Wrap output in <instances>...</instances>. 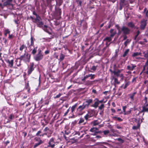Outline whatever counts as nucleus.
I'll list each match as a JSON object with an SVG mask.
<instances>
[{
  "label": "nucleus",
  "instance_id": "nucleus-1",
  "mask_svg": "<svg viewBox=\"0 0 148 148\" xmlns=\"http://www.w3.org/2000/svg\"><path fill=\"white\" fill-rule=\"evenodd\" d=\"M116 65L114 64L113 66V70L110 69V72L111 73H113L115 77H120L121 79H123L124 77L122 73H120L123 70V69H116Z\"/></svg>",
  "mask_w": 148,
  "mask_h": 148
},
{
  "label": "nucleus",
  "instance_id": "nucleus-2",
  "mask_svg": "<svg viewBox=\"0 0 148 148\" xmlns=\"http://www.w3.org/2000/svg\"><path fill=\"white\" fill-rule=\"evenodd\" d=\"M30 54H28L26 51H25L23 55L21 56L20 57L18 58L21 61L23 60L25 62H29L31 58Z\"/></svg>",
  "mask_w": 148,
  "mask_h": 148
},
{
  "label": "nucleus",
  "instance_id": "nucleus-3",
  "mask_svg": "<svg viewBox=\"0 0 148 148\" xmlns=\"http://www.w3.org/2000/svg\"><path fill=\"white\" fill-rule=\"evenodd\" d=\"M43 58V55L42 53V51L39 50L38 52L34 57V60L36 61H39L42 60Z\"/></svg>",
  "mask_w": 148,
  "mask_h": 148
},
{
  "label": "nucleus",
  "instance_id": "nucleus-4",
  "mask_svg": "<svg viewBox=\"0 0 148 148\" xmlns=\"http://www.w3.org/2000/svg\"><path fill=\"white\" fill-rule=\"evenodd\" d=\"M42 19L41 17L36 18L34 19V21H33V22L36 23L37 26L40 28H42L44 23L41 21Z\"/></svg>",
  "mask_w": 148,
  "mask_h": 148
},
{
  "label": "nucleus",
  "instance_id": "nucleus-5",
  "mask_svg": "<svg viewBox=\"0 0 148 148\" xmlns=\"http://www.w3.org/2000/svg\"><path fill=\"white\" fill-rule=\"evenodd\" d=\"M34 140L36 142V143L34 145L33 147L34 148H36L44 143V142L40 138L36 137L34 138Z\"/></svg>",
  "mask_w": 148,
  "mask_h": 148
},
{
  "label": "nucleus",
  "instance_id": "nucleus-6",
  "mask_svg": "<svg viewBox=\"0 0 148 148\" xmlns=\"http://www.w3.org/2000/svg\"><path fill=\"white\" fill-rule=\"evenodd\" d=\"M34 62L31 63L30 64L29 66L28 67L27 70V74L29 75L31 74L33 71L35 67H34Z\"/></svg>",
  "mask_w": 148,
  "mask_h": 148
},
{
  "label": "nucleus",
  "instance_id": "nucleus-7",
  "mask_svg": "<svg viewBox=\"0 0 148 148\" xmlns=\"http://www.w3.org/2000/svg\"><path fill=\"white\" fill-rule=\"evenodd\" d=\"M55 139L54 138L52 137L49 140L47 147H51V148H54L55 146Z\"/></svg>",
  "mask_w": 148,
  "mask_h": 148
},
{
  "label": "nucleus",
  "instance_id": "nucleus-8",
  "mask_svg": "<svg viewBox=\"0 0 148 148\" xmlns=\"http://www.w3.org/2000/svg\"><path fill=\"white\" fill-rule=\"evenodd\" d=\"M140 28L142 30L145 29L147 24V20L143 19H142L140 22Z\"/></svg>",
  "mask_w": 148,
  "mask_h": 148
},
{
  "label": "nucleus",
  "instance_id": "nucleus-9",
  "mask_svg": "<svg viewBox=\"0 0 148 148\" xmlns=\"http://www.w3.org/2000/svg\"><path fill=\"white\" fill-rule=\"evenodd\" d=\"M121 31L124 35L129 34L130 33V30L127 27L124 26H123L121 29Z\"/></svg>",
  "mask_w": 148,
  "mask_h": 148
},
{
  "label": "nucleus",
  "instance_id": "nucleus-10",
  "mask_svg": "<svg viewBox=\"0 0 148 148\" xmlns=\"http://www.w3.org/2000/svg\"><path fill=\"white\" fill-rule=\"evenodd\" d=\"M6 62L8 64V66L10 68H12L13 67V64H14V60H6ZM14 68L16 69L17 67H14Z\"/></svg>",
  "mask_w": 148,
  "mask_h": 148
},
{
  "label": "nucleus",
  "instance_id": "nucleus-11",
  "mask_svg": "<svg viewBox=\"0 0 148 148\" xmlns=\"http://www.w3.org/2000/svg\"><path fill=\"white\" fill-rule=\"evenodd\" d=\"M78 122L77 123V124L79 126L81 125H85L86 122H85L84 118L81 117L78 120Z\"/></svg>",
  "mask_w": 148,
  "mask_h": 148
},
{
  "label": "nucleus",
  "instance_id": "nucleus-12",
  "mask_svg": "<svg viewBox=\"0 0 148 148\" xmlns=\"http://www.w3.org/2000/svg\"><path fill=\"white\" fill-rule=\"evenodd\" d=\"M43 132H46L45 133H47V135H51L53 133V131L51 130H50L49 128L47 127H46L43 130Z\"/></svg>",
  "mask_w": 148,
  "mask_h": 148
},
{
  "label": "nucleus",
  "instance_id": "nucleus-13",
  "mask_svg": "<svg viewBox=\"0 0 148 148\" xmlns=\"http://www.w3.org/2000/svg\"><path fill=\"white\" fill-rule=\"evenodd\" d=\"M93 101V100L92 99H87L85 101L84 103V105L86 108H88L89 107V105Z\"/></svg>",
  "mask_w": 148,
  "mask_h": 148
},
{
  "label": "nucleus",
  "instance_id": "nucleus-14",
  "mask_svg": "<svg viewBox=\"0 0 148 148\" xmlns=\"http://www.w3.org/2000/svg\"><path fill=\"white\" fill-rule=\"evenodd\" d=\"M130 64L131 66L128 65L127 66V69L128 70L132 71L136 67V66L134 64Z\"/></svg>",
  "mask_w": 148,
  "mask_h": 148
},
{
  "label": "nucleus",
  "instance_id": "nucleus-15",
  "mask_svg": "<svg viewBox=\"0 0 148 148\" xmlns=\"http://www.w3.org/2000/svg\"><path fill=\"white\" fill-rule=\"evenodd\" d=\"M13 0H6L3 3V5L4 6H6L7 5H10L12 4Z\"/></svg>",
  "mask_w": 148,
  "mask_h": 148
},
{
  "label": "nucleus",
  "instance_id": "nucleus-16",
  "mask_svg": "<svg viewBox=\"0 0 148 148\" xmlns=\"http://www.w3.org/2000/svg\"><path fill=\"white\" fill-rule=\"evenodd\" d=\"M101 80V79H96L92 81H91L90 80H88L86 82V84L88 85H92L94 83H96L98 82H100Z\"/></svg>",
  "mask_w": 148,
  "mask_h": 148
},
{
  "label": "nucleus",
  "instance_id": "nucleus-17",
  "mask_svg": "<svg viewBox=\"0 0 148 148\" xmlns=\"http://www.w3.org/2000/svg\"><path fill=\"white\" fill-rule=\"evenodd\" d=\"M86 107L84 105V103H83L82 105L80 106L79 107L77 108V111L79 112H81L84 110L85 108Z\"/></svg>",
  "mask_w": 148,
  "mask_h": 148
},
{
  "label": "nucleus",
  "instance_id": "nucleus-18",
  "mask_svg": "<svg viewBox=\"0 0 148 148\" xmlns=\"http://www.w3.org/2000/svg\"><path fill=\"white\" fill-rule=\"evenodd\" d=\"M35 41V39L32 36L30 38V44L29 45L28 47H30L31 46L34 47V41Z\"/></svg>",
  "mask_w": 148,
  "mask_h": 148
},
{
  "label": "nucleus",
  "instance_id": "nucleus-19",
  "mask_svg": "<svg viewBox=\"0 0 148 148\" xmlns=\"http://www.w3.org/2000/svg\"><path fill=\"white\" fill-rule=\"evenodd\" d=\"M97 145L99 146V148H107V147L103 145V144L107 145L108 143L106 142L98 143Z\"/></svg>",
  "mask_w": 148,
  "mask_h": 148
},
{
  "label": "nucleus",
  "instance_id": "nucleus-20",
  "mask_svg": "<svg viewBox=\"0 0 148 148\" xmlns=\"http://www.w3.org/2000/svg\"><path fill=\"white\" fill-rule=\"evenodd\" d=\"M42 131L41 130L38 131V132L36 133V136H43L45 135H47V133H44L43 134L42 133Z\"/></svg>",
  "mask_w": 148,
  "mask_h": 148
},
{
  "label": "nucleus",
  "instance_id": "nucleus-21",
  "mask_svg": "<svg viewBox=\"0 0 148 148\" xmlns=\"http://www.w3.org/2000/svg\"><path fill=\"white\" fill-rule=\"evenodd\" d=\"M95 100H96V101H95L94 104L93 105L91 106L93 107L96 108L98 107V105L99 104V103L98 101V99H95Z\"/></svg>",
  "mask_w": 148,
  "mask_h": 148
},
{
  "label": "nucleus",
  "instance_id": "nucleus-22",
  "mask_svg": "<svg viewBox=\"0 0 148 148\" xmlns=\"http://www.w3.org/2000/svg\"><path fill=\"white\" fill-rule=\"evenodd\" d=\"M27 47L26 46V45L23 44L21 45H20V46L19 47V50L21 51H22L24 49H25L26 50H27Z\"/></svg>",
  "mask_w": 148,
  "mask_h": 148
},
{
  "label": "nucleus",
  "instance_id": "nucleus-23",
  "mask_svg": "<svg viewBox=\"0 0 148 148\" xmlns=\"http://www.w3.org/2000/svg\"><path fill=\"white\" fill-rule=\"evenodd\" d=\"M95 111L93 110H91L88 112V114L91 117H93L95 114Z\"/></svg>",
  "mask_w": 148,
  "mask_h": 148
},
{
  "label": "nucleus",
  "instance_id": "nucleus-24",
  "mask_svg": "<svg viewBox=\"0 0 148 148\" xmlns=\"http://www.w3.org/2000/svg\"><path fill=\"white\" fill-rule=\"evenodd\" d=\"M33 47L34 49H32L31 53L33 55H35L37 52L38 47L37 46L36 47L34 46V47Z\"/></svg>",
  "mask_w": 148,
  "mask_h": 148
},
{
  "label": "nucleus",
  "instance_id": "nucleus-25",
  "mask_svg": "<svg viewBox=\"0 0 148 148\" xmlns=\"http://www.w3.org/2000/svg\"><path fill=\"white\" fill-rule=\"evenodd\" d=\"M136 93L137 92H135L129 95V96H130V97L131 100L132 101H133L134 100V95L136 94Z\"/></svg>",
  "mask_w": 148,
  "mask_h": 148
},
{
  "label": "nucleus",
  "instance_id": "nucleus-26",
  "mask_svg": "<svg viewBox=\"0 0 148 148\" xmlns=\"http://www.w3.org/2000/svg\"><path fill=\"white\" fill-rule=\"evenodd\" d=\"M25 88L27 90V92L29 93L30 88L29 86V83L28 82L25 84Z\"/></svg>",
  "mask_w": 148,
  "mask_h": 148
},
{
  "label": "nucleus",
  "instance_id": "nucleus-27",
  "mask_svg": "<svg viewBox=\"0 0 148 148\" xmlns=\"http://www.w3.org/2000/svg\"><path fill=\"white\" fill-rule=\"evenodd\" d=\"M77 105V103H76L71 108V112L72 114H73V112L75 111V109Z\"/></svg>",
  "mask_w": 148,
  "mask_h": 148
},
{
  "label": "nucleus",
  "instance_id": "nucleus-28",
  "mask_svg": "<svg viewBox=\"0 0 148 148\" xmlns=\"http://www.w3.org/2000/svg\"><path fill=\"white\" fill-rule=\"evenodd\" d=\"M18 59H16L15 60V62L16 63L15 65L18 67H19L21 65V61L20 60V61L18 62Z\"/></svg>",
  "mask_w": 148,
  "mask_h": 148
},
{
  "label": "nucleus",
  "instance_id": "nucleus-29",
  "mask_svg": "<svg viewBox=\"0 0 148 148\" xmlns=\"http://www.w3.org/2000/svg\"><path fill=\"white\" fill-rule=\"evenodd\" d=\"M53 38V36H51L49 38H43V39H44L45 40V41L50 42L51 41L50 39H51Z\"/></svg>",
  "mask_w": 148,
  "mask_h": 148
},
{
  "label": "nucleus",
  "instance_id": "nucleus-30",
  "mask_svg": "<svg viewBox=\"0 0 148 148\" xmlns=\"http://www.w3.org/2000/svg\"><path fill=\"white\" fill-rule=\"evenodd\" d=\"M56 4L59 6H60L63 3V0H55Z\"/></svg>",
  "mask_w": 148,
  "mask_h": 148
},
{
  "label": "nucleus",
  "instance_id": "nucleus-31",
  "mask_svg": "<svg viewBox=\"0 0 148 148\" xmlns=\"http://www.w3.org/2000/svg\"><path fill=\"white\" fill-rule=\"evenodd\" d=\"M127 25L131 28H134L135 26L134 24L132 22H130L128 23Z\"/></svg>",
  "mask_w": 148,
  "mask_h": 148
},
{
  "label": "nucleus",
  "instance_id": "nucleus-32",
  "mask_svg": "<svg viewBox=\"0 0 148 148\" xmlns=\"http://www.w3.org/2000/svg\"><path fill=\"white\" fill-rule=\"evenodd\" d=\"M10 31L8 29H5L4 31V35L5 36H6L8 34H10Z\"/></svg>",
  "mask_w": 148,
  "mask_h": 148
},
{
  "label": "nucleus",
  "instance_id": "nucleus-33",
  "mask_svg": "<svg viewBox=\"0 0 148 148\" xmlns=\"http://www.w3.org/2000/svg\"><path fill=\"white\" fill-rule=\"evenodd\" d=\"M112 40V38L110 37H107L103 40V41H107L108 42H110Z\"/></svg>",
  "mask_w": 148,
  "mask_h": 148
},
{
  "label": "nucleus",
  "instance_id": "nucleus-34",
  "mask_svg": "<svg viewBox=\"0 0 148 148\" xmlns=\"http://www.w3.org/2000/svg\"><path fill=\"white\" fill-rule=\"evenodd\" d=\"M65 57V56L62 54V53H61L60 56V61H62Z\"/></svg>",
  "mask_w": 148,
  "mask_h": 148
},
{
  "label": "nucleus",
  "instance_id": "nucleus-35",
  "mask_svg": "<svg viewBox=\"0 0 148 148\" xmlns=\"http://www.w3.org/2000/svg\"><path fill=\"white\" fill-rule=\"evenodd\" d=\"M113 79L114 80L115 84H120V82L118 81L117 77H114Z\"/></svg>",
  "mask_w": 148,
  "mask_h": 148
},
{
  "label": "nucleus",
  "instance_id": "nucleus-36",
  "mask_svg": "<svg viewBox=\"0 0 148 148\" xmlns=\"http://www.w3.org/2000/svg\"><path fill=\"white\" fill-rule=\"evenodd\" d=\"M90 74H88V75H86L84 77V78L82 79V81H85V80L86 79H87L89 77H90Z\"/></svg>",
  "mask_w": 148,
  "mask_h": 148
},
{
  "label": "nucleus",
  "instance_id": "nucleus-37",
  "mask_svg": "<svg viewBox=\"0 0 148 148\" xmlns=\"http://www.w3.org/2000/svg\"><path fill=\"white\" fill-rule=\"evenodd\" d=\"M129 51V49H126L125 52H124V54L123 55V57H125V56H126L127 54H128V52Z\"/></svg>",
  "mask_w": 148,
  "mask_h": 148
},
{
  "label": "nucleus",
  "instance_id": "nucleus-38",
  "mask_svg": "<svg viewBox=\"0 0 148 148\" xmlns=\"http://www.w3.org/2000/svg\"><path fill=\"white\" fill-rule=\"evenodd\" d=\"M104 107V104H101L99 107V110H102V111H103L104 109L103 108Z\"/></svg>",
  "mask_w": 148,
  "mask_h": 148
},
{
  "label": "nucleus",
  "instance_id": "nucleus-39",
  "mask_svg": "<svg viewBox=\"0 0 148 148\" xmlns=\"http://www.w3.org/2000/svg\"><path fill=\"white\" fill-rule=\"evenodd\" d=\"M140 124L138 123L137 126H134L132 127V129L133 130H136L140 127Z\"/></svg>",
  "mask_w": 148,
  "mask_h": 148
},
{
  "label": "nucleus",
  "instance_id": "nucleus-40",
  "mask_svg": "<svg viewBox=\"0 0 148 148\" xmlns=\"http://www.w3.org/2000/svg\"><path fill=\"white\" fill-rule=\"evenodd\" d=\"M116 140L119 142L121 143H123L124 142L123 140L120 138H116Z\"/></svg>",
  "mask_w": 148,
  "mask_h": 148
},
{
  "label": "nucleus",
  "instance_id": "nucleus-41",
  "mask_svg": "<svg viewBox=\"0 0 148 148\" xmlns=\"http://www.w3.org/2000/svg\"><path fill=\"white\" fill-rule=\"evenodd\" d=\"M91 118V117L87 113L84 116V118L87 121L88 120V119L89 118Z\"/></svg>",
  "mask_w": 148,
  "mask_h": 148
},
{
  "label": "nucleus",
  "instance_id": "nucleus-42",
  "mask_svg": "<svg viewBox=\"0 0 148 148\" xmlns=\"http://www.w3.org/2000/svg\"><path fill=\"white\" fill-rule=\"evenodd\" d=\"M141 53H140L138 52H135L132 55L133 57H135L136 56H138L140 55V54Z\"/></svg>",
  "mask_w": 148,
  "mask_h": 148
},
{
  "label": "nucleus",
  "instance_id": "nucleus-43",
  "mask_svg": "<svg viewBox=\"0 0 148 148\" xmlns=\"http://www.w3.org/2000/svg\"><path fill=\"white\" fill-rule=\"evenodd\" d=\"M130 42V41L129 40V39H127L124 42V45H125V47H127V45Z\"/></svg>",
  "mask_w": 148,
  "mask_h": 148
},
{
  "label": "nucleus",
  "instance_id": "nucleus-44",
  "mask_svg": "<svg viewBox=\"0 0 148 148\" xmlns=\"http://www.w3.org/2000/svg\"><path fill=\"white\" fill-rule=\"evenodd\" d=\"M98 67L97 66H93L92 68H90L91 70H92L94 71H95L96 70L97 68Z\"/></svg>",
  "mask_w": 148,
  "mask_h": 148
},
{
  "label": "nucleus",
  "instance_id": "nucleus-45",
  "mask_svg": "<svg viewBox=\"0 0 148 148\" xmlns=\"http://www.w3.org/2000/svg\"><path fill=\"white\" fill-rule=\"evenodd\" d=\"M113 118L115 119H116L118 121H122L123 119L120 117H118L116 116H114L113 117Z\"/></svg>",
  "mask_w": 148,
  "mask_h": 148
},
{
  "label": "nucleus",
  "instance_id": "nucleus-46",
  "mask_svg": "<svg viewBox=\"0 0 148 148\" xmlns=\"http://www.w3.org/2000/svg\"><path fill=\"white\" fill-rule=\"evenodd\" d=\"M93 125L94 126H96L99 124V123L98 122L97 120L94 121L93 122Z\"/></svg>",
  "mask_w": 148,
  "mask_h": 148
},
{
  "label": "nucleus",
  "instance_id": "nucleus-47",
  "mask_svg": "<svg viewBox=\"0 0 148 148\" xmlns=\"http://www.w3.org/2000/svg\"><path fill=\"white\" fill-rule=\"evenodd\" d=\"M110 135L111 136H119L118 134L114 133L110 134Z\"/></svg>",
  "mask_w": 148,
  "mask_h": 148
},
{
  "label": "nucleus",
  "instance_id": "nucleus-48",
  "mask_svg": "<svg viewBox=\"0 0 148 148\" xmlns=\"http://www.w3.org/2000/svg\"><path fill=\"white\" fill-rule=\"evenodd\" d=\"M97 130V128L93 127L90 129V131L92 132H95Z\"/></svg>",
  "mask_w": 148,
  "mask_h": 148
},
{
  "label": "nucleus",
  "instance_id": "nucleus-49",
  "mask_svg": "<svg viewBox=\"0 0 148 148\" xmlns=\"http://www.w3.org/2000/svg\"><path fill=\"white\" fill-rule=\"evenodd\" d=\"M131 110H130L129 111L126 112L125 113H124V115H128L131 113Z\"/></svg>",
  "mask_w": 148,
  "mask_h": 148
},
{
  "label": "nucleus",
  "instance_id": "nucleus-50",
  "mask_svg": "<svg viewBox=\"0 0 148 148\" xmlns=\"http://www.w3.org/2000/svg\"><path fill=\"white\" fill-rule=\"evenodd\" d=\"M14 117V116L13 114H10L8 117L9 119L11 120L13 119V118Z\"/></svg>",
  "mask_w": 148,
  "mask_h": 148
},
{
  "label": "nucleus",
  "instance_id": "nucleus-51",
  "mask_svg": "<svg viewBox=\"0 0 148 148\" xmlns=\"http://www.w3.org/2000/svg\"><path fill=\"white\" fill-rule=\"evenodd\" d=\"M14 37V36L12 34H9L8 38L9 39H12Z\"/></svg>",
  "mask_w": 148,
  "mask_h": 148
},
{
  "label": "nucleus",
  "instance_id": "nucleus-52",
  "mask_svg": "<svg viewBox=\"0 0 148 148\" xmlns=\"http://www.w3.org/2000/svg\"><path fill=\"white\" fill-rule=\"evenodd\" d=\"M125 1V0H120V5L122 6L123 5Z\"/></svg>",
  "mask_w": 148,
  "mask_h": 148
},
{
  "label": "nucleus",
  "instance_id": "nucleus-53",
  "mask_svg": "<svg viewBox=\"0 0 148 148\" xmlns=\"http://www.w3.org/2000/svg\"><path fill=\"white\" fill-rule=\"evenodd\" d=\"M130 84V83H129V82H126L123 88L124 89H125V88H127V87Z\"/></svg>",
  "mask_w": 148,
  "mask_h": 148
},
{
  "label": "nucleus",
  "instance_id": "nucleus-54",
  "mask_svg": "<svg viewBox=\"0 0 148 148\" xmlns=\"http://www.w3.org/2000/svg\"><path fill=\"white\" fill-rule=\"evenodd\" d=\"M116 127L117 129H122L123 128L122 126H121V125H116Z\"/></svg>",
  "mask_w": 148,
  "mask_h": 148
},
{
  "label": "nucleus",
  "instance_id": "nucleus-55",
  "mask_svg": "<svg viewBox=\"0 0 148 148\" xmlns=\"http://www.w3.org/2000/svg\"><path fill=\"white\" fill-rule=\"evenodd\" d=\"M62 94L59 93L58 95H56V96L54 97V98L55 99L59 98Z\"/></svg>",
  "mask_w": 148,
  "mask_h": 148
},
{
  "label": "nucleus",
  "instance_id": "nucleus-56",
  "mask_svg": "<svg viewBox=\"0 0 148 148\" xmlns=\"http://www.w3.org/2000/svg\"><path fill=\"white\" fill-rule=\"evenodd\" d=\"M103 134L105 135H106L109 133V131L108 130H104L103 132Z\"/></svg>",
  "mask_w": 148,
  "mask_h": 148
},
{
  "label": "nucleus",
  "instance_id": "nucleus-57",
  "mask_svg": "<svg viewBox=\"0 0 148 148\" xmlns=\"http://www.w3.org/2000/svg\"><path fill=\"white\" fill-rule=\"evenodd\" d=\"M106 101H107V100H106V101H104V99H103L102 100H101L100 101H99L98 100V101H99V103H105L106 102Z\"/></svg>",
  "mask_w": 148,
  "mask_h": 148
},
{
  "label": "nucleus",
  "instance_id": "nucleus-58",
  "mask_svg": "<svg viewBox=\"0 0 148 148\" xmlns=\"http://www.w3.org/2000/svg\"><path fill=\"white\" fill-rule=\"evenodd\" d=\"M33 14L35 15L36 16V18H40V16L38 14H37L36 13V12L35 11H34L33 12Z\"/></svg>",
  "mask_w": 148,
  "mask_h": 148
},
{
  "label": "nucleus",
  "instance_id": "nucleus-59",
  "mask_svg": "<svg viewBox=\"0 0 148 148\" xmlns=\"http://www.w3.org/2000/svg\"><path fill=\"white\" fill-rule=\"evenodd\" d=\"M90 77H91L90 79H94L95 78V75L92 74H90Z\"/></svg>",
  "mask_w": 148,
  "mask_h": 148
},
{
  "label": "nucleus",
  "instance_id": "nucleus-60",
  "mask_svg": "<svg viewBox=\"0 0 148 148\" xmlns=\"http://www.w3.org/2000/svg\"><path fill=\"white\" fill-rule=\"evenodd\" d=\"M111 34L110 35V37L111 38H112L113 36H114V35L116 34V32H114L113 33H111Z\"/></svg>",
  "mask_w": 148,
  "mask_h": 148
},
{
  "label": "nucleus",
  "instance_id": "nucleus-61",
  "mask_svg": "<svg viewBox=\"0 0 148 148\" xmlns=\"http://www.w3.org/2000/svg\"><path fill=\"white\" fill-rule=\"evenodd\" d=\"M49 103V99H47L45 101L44 103L45 105H48Z\"/></svg>",
  "mask_w": 148,
  "mask_h": 148
},
{
  "label": "nucleus",
  "instance_id": "nucleus-62",
  "mask_svg": "<svg viewBox=\"0 0 148 148\" xmlns=\"http://www.w3.org/2000/svg\"><path fill=\"white\" fill-rule=\"evenodd\" d=\"M144 100L145 101V103L144 104H147V98L146 96L145 97Z\"/></svg>",
  "mask_w": 148,
  "mask_h": 148
},
{
  "label": "nucleus",
  "instance_id": "nucleus-63",
  "mask_svg": "<svg viewBox=\"0 0 148 148\" xmlns=\"http://www.w3.org/2000/svg\"><path fill=\"white\" fill-rule=\"evenodd\" d=\"M127 108V106H124L123 107V111L124 112V113H125L126 112V109Z\"/></svg>",
  "mask_w": 148,
  "mask_h": 148
},
{
  "label": "nucleus",
  "instance_id": "nucleus-64",
  "mask_svg": "<svg viewBox=\"0 0 148 148\" xmlns=\"http://www.w3.org/2000/svg\"><path fill=\"white\" fill-rule=\"evenodd\" d=\"M69 108L67 110L66 112L64 113V116H65L68 113V112L69 111Z\"/></svg>",
  "mask_w": 148,
  "mask_h": 148
}]
</instances>
